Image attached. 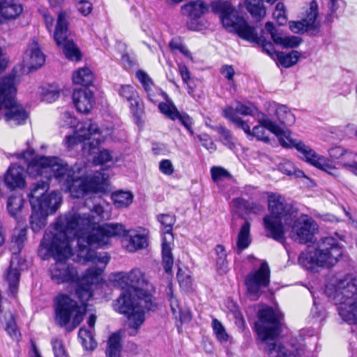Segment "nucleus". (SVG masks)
Segmentation results:
<instances>
[{
  "instance_id": "nucleus-14",
  "label": "nucleus",
  "mask_w": 357,
  "mask_h": 357,
  "mask_svg": "<svg viewBox=\"0 0 357 357\" xmlns=\"http://www.w3.org/2000/svg\"><path fill=\"white\" fill-rule=\"evenodd\" d=\"M257 119L258 124L254 126L252 129H250L248 121L234 120L238 123V128L243 130L248 136L267 142H268L269 132H276L277 124L267 114L264 113L257 115Z\"/></svg>"
},
{
  "instance_id": "nucleus-59",
  "label": "nucleus",
  "mask_w": 357,
  "mask_h": 357,
  "mask_svg": "<svg viewBox=\"0 0 357 357\" xmlns=\"http://www.w3.org/2000/svg\"><path fill=\"white\" fill-rule=\"evenodd\" d=\"M76 6L83 16L89 15L93 10L92 3L87 0H77Z\"/></svg>"
},
{
  "instance_id": "nucleus-57",
  "label": "nucleus",
  "mask_w": 357,
  "mask_h": 357,
  "mask_svg": "<svg viewBox=\"0 0 357 357\" xmlns=\"http://www.w3.org/2000/svg\"><path fill=\"white\" fill-rule=\"evenodd\" d=\"M112 155L107 149H102L98 152L97 156L93 158V163L95 165H102L107 162L112 161Z\"/></svg>"
},
{
  "instance_id": "nucleus-30",
  "label": "nucleus",
  "mask_w": 357,
  "mask_h": 357,
  "mask_svg": "<svg viewBox=\"0 0 357 357\" xmlns=\"http://www.w3.org/2000/svg\"><path fill=\"white\" fill-rule=\"evenodd\" d=\"M319 7L318 3L315 1H312L308 6L305 8L303 13L302 19L307 24L308 27L312 32L319 31L321 23L319 20Z\"/></svg>"
},
{
  "instance_id": "nucleus-12",
  "label": "nucleus",
  "mask_w": 357,
  "mask_h": 357,
  "mask_svg": "<svg viewBox=\"0 0 357 357\" xmlns=\"http://www.w3.org/2000/svg\"><path fill=\"white\" fill-rule=\"evenodd\" d=\"M259 319L255 324V331L261 341L275 339L280 332V314L270 307L261 309Z\"/></svg>"
},
{
  "instance_id": "nucleus-47",
  "label": "nucleus",
  "mask_w": 357,
  "mask_h": 357,
  "mask_svg": "<svg viewBox=\"0 0 357 357\" xmlns=\"http://www.w3.org/2000/svg\"><path fill=\"white\" fill-rule=\"evenodd\" d=\"M51 345L54 357H69L63 341L59 338H53L51 340Z\"/></svg>"
},
{
  "instance_id": "nucleus-7",
  "label": "nucleus",
  "mask_w": 357,
  "mask_h": 357,
  "mask_svg": "<svg viewBox=\"0 0 357 357\" xmlns=\"http://www.w3.org/2000/svg\"><path fill=\"white\" fill-rule=\"evenodd\" d=\"M342 245L333 236L321 238L313 249H308L300 255L299 264L307 270L318 272L320 268L334 266L342 257Z\"/></svg>"
},
{
  "instance_id": "nucleus-63",
  "label": "nucleus",
  "mask_w": 357,
  "mask_h": 357,
  "mask_svg": "<svg viewBox=\"0 0 357 357\" xmlns=\"http://www.w3.org/2000/svg\"><path fill=\"white\" fill-rule=\"evenodd\" d=\"M221 73L229 81H231L233 79L235 72L231 66L225 65L222 67Z\"/></svg>"
},
{
  "instance_id": "nucleus-54",
  "label": "nucleus",
  "mask_w": 357,
  "mask_h": 357,
  "mask_svg": "<svg viewBox=\"0 0 357 357\" xmlns=\"http://www.w3.org/2000/svg\"><path fill=\"white\" fill-rule=\"evenodd\" d=\"M307 25V24L305 23V22H304V20L301 19V20L299 21L290 22L289 29L292 32L295 33H299L305 31L312 32V31Z\"/></svg>"
},
{
  "instance_id": "nucleus-20",
  "label": "nucleus",
  "mask_w": 357,
  "mask_h": 357,
  "mask_svg": "<svg viewBox=\"0 0 357 357\" xmlns=\"http://www.w3.org/2000/svg\"><path fill=\"white\" fill-rule=\"evenodd\" d=\"M23 63L28 69L42 66L45 61V56L36 40H32L27 46L23 56Z\"/></svg>"
},
{
  "instance_id": "nucleus-11",
  "label": "nucleus",
  "mask_w": 357,
  "mask_h": 357,
  "mask_svg": "<svg viewBox=\"0 0 357 357\" xmlns=\"http://www.w3.org/2000/svg\"><path fill=\"white\" fill-rule=\"evenodd\" d=\"M70 10H61L58 13L54 39L56 45L63 49L66 57L71 61H79L81 54L70 37L68 29Z\"/></svg>"
},
{
  "instance_id": "nucleus-13",
  "label": "nucleus",
  "mask_w": 357,
  "mask_h": 357,
  "mask_svg": "<svg viewBox=\"0 0 357 357\" xmlns=\"http://www.w3.org/2000/svg\"><path fill=\"white\" fill-rule=\"evenodd\" d=\"M270 273L268 264L264 261L258 269L251 271L247 275L245 284L251 300H257L262 293V289L269 285Z\"/></svg>"
},
{
  "instance_id": "nucleus-21",
  "label": "nucleus",
  "mask_w": 357,
  "mask_h": 357,
  "mask_svg": "<svg viewBox=\"0 0 357 357\" xmlns=\"http://www.w3.org/2000/svg\"><path fill=\"white\" fill-rule=\"evenodd\" d=\"M24 260L15 254L10 261V266L5 274V280L8 283L10 293L14 296L17 291L20 278V270L24 266Z\"/></svg>"
},
{
  "instance_id": "nucleus-49",
  "label": "nucleus",
  "mask_w": 357,
  "mask_h": 357,
  "mask_svg": "<svg viewBox=\"0 0 357 357\" xmlns=\"http://www.w3.org/2000/svg\"><path fill=\"white\" fill-rule=\"evenodd\" d=\"M273 18L279 25H284L287 21L286 8L283 3L279 2L276 4L273 13Z\"/></svg>"
},
{
  "instance_id": "nucleus-34",
  "label": "nucleus",
  "mask_w": 357,
  "mask_h": 357,
  "mask_svg": "<svg viewBox=\"0 0 357 357\" xmlns=\"http://www.w3.org/2000/svg\"><path fill=\"white\" fill-rule=\"evenodd\" d=\"M252 242L250 235V223L248 221H245L241 226L237 235L236 243V249L238 252L248 248Z\"/></svg>"
},
{
  "instance_id": "nucleus-26",
  "label": "nucleus",
  "mask_w": 357,
  "mask_h": 357,
  "mask_svg": "<svg viewBox=\"0 0 357 357\" xmlns=\"http://www.w3.org/2000/svg\"><path fill=\"white\" fill-rule=\"evenodd\" d=\"M119 94L129 102L130 109L135 115L139 116L142 114V110L140 107L138 93L132 86L121 85L119 89Z\"/></svg>"
},
{
  "instance_id": "nucleus-42",
  "label": "nucleus",
  "mask_w": 357,
  "mask_h": 357,
  "mask_svg": "<svg viewBox=\"0 0 357 357\" xmlns=\"http://www.w3.org/2000/svg\"><path fill=\"white\" fill-rule=\"evenodd\" d=\"M25 200L22 195L13 194L7 200V210L12 217H16L22 211Z\"/></svg>"
},
{
  "instance_id": "nucleus-60",
  "label": "nucleus",
  "mask_w": 357,
  "mask_h": 357,
  "mask_svg": "<svg viewBox=\"0 0 357 357\" xmlns=\"http://www.w3.org/2000/svg\"><path fill=\"white\" fill-rule=\"evenodd\" d=\"M6 330L12 338L17 340L20 337V333L12 314H10V319L6 323Z\"/></svg>"
},
{
  "instance_id": "nucleus-44",
  "label": "nucleus",
  "mask_w": 357,
  "mask_h": 357,
  "mask_svg": "<svg viewBox=\"0 0 357 357\" xmlns=\"http://www.w3.org/2000/svg\"><path fill=\"white\" fill-rule=\"evenodd\" d=\"M78 337L81 340L82 344L84 349L92 351L96 349L97 344L91 330L81 328L79 331Z\"/></svg>"
},
{
  "instance_id": "nucleus-48",
  "label": "nucleus",
  "mask_w": 357,
  "mask_h": 357,
  "mask_svg": "<svg viewBox=\"0 0 357 357\" xmlns=\"http://www.w3.org/2000/svg\"><path fill=\"white\" fill-rule=\"evenodd\" d=\"M60 96V90L57 87L49 86L43 89L42 99L47 102H52L57 100Z\"/></svg>"
},
{
  "instance_id": "nucleus-29",
  "label": "nucleus",
  "mask_w": 357,
  "mask_h": 357,
  "mask_svg": "<svg viewBox=\"0 0 357 357\" xmlns=\"http://www.w3.org/2000/svg\"><path fill=\"white\" fill-rule=\"evenodd\" d=\"M21 4L15 0H0V23L3 20H13L17 17L22 12Z\"/></svg>"
},
{
  "instance_id": "nucleus-46",
  "label": "nucleus",
  "mask_w": 357,
  "mask_h": 357,
  "mask_svg": "<svg viewBox=\"0 0 357 357\" xmlns=\"http://www.w3.org/2000/svg\"><path fill=\"white\" fill-rule=\"evenodd\" d=\"M158 219L159 222L161 223L162 226L163 227V238H166L169 235L173 237L172 230V226L174 225L176 221L174 216L169 214H162L158 216ZM173 238H172V239Z\"/></svg>"
},
{
  "instance_id": "nucleus-16",
  "label": "nucleus",
  "mask_w": 357,
  "mask_h": 357,
  "mask_svg": "<svg viewBox=\"0 0 357 357\" xmlns=\"http://www.w3.org/2000/svg\"><path fill=\"white\" fill-rule=\"evenodd\" d=\"M149 231L142 227L126 229L122 240L123 248L128 252H135L148 246Z\"/></svg>"
},
{
  "instance_id": "nucleus-58",
  "label": "nucleus",
  "mask_w": 357,
  "mask_h": 357,
  "mask_svg": "<svg viewBox=\"0 0 357 357\" xmlns=\"http://www.w3.org/2000/svg\"><path fill=\"white\" fill-rule=\"evenodd\" d=\"M178 72L183 83L187 86L188 93H191V77L190 75V71L188 70V68L185 66L178 64Z\"/></svg>"
},
{
  "instance_id": "nucleus-62",
  "label": "nucleus",
  "mask_w": 357,
  "mask_h": 357,
  "mask_svg": "<svg viewBox=\"0 0 357 357\" xmlns=\"http://www.w3.org/2000/svg\"><path fill=\"white\" fill-rule=\"evenodd\" d=\"M159 169L163 174L167 176H171L174 172L172 162L167 159L162 160L159 162Z\"/></svg>"
},
{
  "instance_id": "nucleus-56",
  "label": "nucleus",
  "mask_w": 357,
  "mask_h": 357,
  "mask_svg": "<svg viewBox=\"0 0 357 357\" xmlns=\"http://www.w3.org/2000/svg\"><path fill=\"white\" fill-rule=\"evenodd\" d=\"M82 123H77L76 118L72 116L69 112H65L61 116L60 124L63 127H76L77 128L78 125Z\"/></svg>"
},
{
  "instance_id": "nucleus-52",
  "label": "nucleus",
  "mask_w": 357,
  "mask_h": 357,
  "mask_svg": "<svg viewBox=\"0 0 357 357\" xmlns=\"http://www.w3.org/2000/svg\"><path fill=\"white\" fill-rule=\"evenodd\" d=\"M26 229L25 228L15 229L12 237V242L16 245L18 250L22 248L23 243L26 238Z\"/></svg>"
},
{
  "instance_id": "nucleus-23",
  "label": "nucleus",
  "mask_w": 357,
  "mask_h": 357,
  "mask_svg": "<svg viewBox=\"0 0 357 357\" xmlns=\"http://www.w3.org/2000/svg\"><path fill=\"white\" fill-rule=\"evenodd\" d=\"M73 100L77 111L86 114L91 111L94 102L93 93L87 89L75 90Z\"/></svg>"
},
{
  "instance_id": "nucleus-6",
  "label": "nucleus",
  "mask_w": 357,
  "mask_h": 357,
  "mask_svg": "<svg viewBox=\"0 0 357 357\" xmlns=\"http://www.w3.org/2000/svg\"><path fill=\"white\" fill-rule=\"evenodd\" d=\"M326 295L334 301L339 316L343 321L357 325V280L347 275L337 284H328Z\"/></svg>"
},
{
  "instance_id": "nucleus-22",
  "label": "nucleus",
  "mask_w": 357,
  "mask_h": 357,
  "mask_svg": "<svg viewBox=\"0 0 357 357\" xmlns=\"http://www.w3.org/2000/svg\"><path fill=\"white\" fill-rule=\"evenodd\" d=\"M4 183L11 190L24 188L26 181L24 168L20 165H12L4 176Z\"/></svg>"
},
{
  "instance_id": "nucleus-25",
  "label": "nucleus",
  "mask_w": 357,
  "mask_h": 357,
  "mask_svg": "<svg viewBox=\"0 0 357 357\" xmlns=\"http://www.w3.org/2000/svg\"><path fill=\"white\" fill-rule=\"evenodd\" d=\"M269 116H276L278 121L285 126H291L295 122V116L291 110L285 105L276 102L268 104L267 109Z\"/></svg>"
},
{
  "instance_id": "nucleus-4",
  "label": "nucleus",
  "mask_w": 357,
  "mask_h": 357,
  "mask_svg": "<svg viewBox=\"0 0 357 357\" xmlns=\"http://www.w3.org/2000/svg\"><path fill=\"white\" fill-rule=\"evenodd\" d=\"M114 282L122 289H125L114 301L115 311L128 315V324L134 330L135 335L144 322L146 311L153 310L155 303L152 296L146 291L148 282L144 273L134 268L128 273L115 275Z\"/></svg>"
},
{
  "instance_id": "nucleus-31",
  "label": "nucleus",
  "mask_w": 357,
  "mask_h": 357,
  "mask_svg": "<svg viewBox=\"0 0 357 357\" xmlns=\"http://www.w3.org/2000/svg\"><path fill=\"white\" fill-rule=\"evenodd\" d=\"M266 51L268 54L274 56L278 60V63L284 68H289L295 65L301 56V54L298 51L295 50H293L289 53H285L283 52H273L272 53L268 50H266Z\"/></svg>"
},
{
  "instance_id": "nucleus-5",
  "label": "nucleus",
  "mask_w": 357,
  "mask_h": 357,
  "mask_svg": "<svg viewBox=\"0 0 357 357\" xmlns=\"http://www.w3.org/2000/svg\"><path fill=\"white\" fill-rule=\"evenodd\" d=\"M270 213L263 219L267 236L281 241L284 238L285 227L291 225V237L301 243L311 242L318 231L316 222L306 215L295 219L291 207L279 194L271 193L268 196Z\"/></svg>"
},
{
  "instance_id": "nucleus-28",
  "label": "nucleus",
  "mask_w": 357,
  "mask_h": 357,
  "mask_svg": "<svg viewBox=\"0 0 357 357\" xmlns=\"http://www.w3.org/2000/svg\"><path fill=\"white\" fill-rule=\"evenodd\" d=\"M172 312L176 319H178L181 324L188 323L191 319V314L188 309H183L180 306L179 302L173 294L172 285H169L167 291Z\"/></svg>"
},
{
  "instance_id": "nucleus-37",
  "label": "nucleus",
  "mask_w": 357,
  "mask_h": 357,
  "mask_svg": "<svg viewBox=\"0 0 357 357\" xmlns=\"http://www.w3.org/2000/svg\"><path fill=\"white\" fill-rule=\"evenodd\" d=\"M94 79L92 71L87 67H83L74 71L72 75L73 84L77 85L89 86Z\"/></svg>"
},
{
  "instance_id": "nucleus-35",
  "label": "nucleus",
  "mask_w": 357,
  "mask_h": 357,
  "mask_svg": "<svg viewBox=\"0 0 357 357\" xmlns=\"http://www.w3.org/2000/svg\"><path fill=\"white\" fill-rule=\"evenodd\" d=\"M172 237L169 235L166 238H162V264L166 273H169L174 264V259L172 254Z\"/></svg>"
},
{
  "instance_id": "nucleus-27",
  "label": "nucleus",
  "mask_w": 357,
  "mask_h": 357,
  "mask_svg": "<svg viewBox=\"0 0 357 357\" xmlns=\"http://www.w3.org/2000/svg\"><path fill=\"white\" fill-rule=\"evenodd\" d=\"M136 77L142 84L144 91L146 92L149 99L153 102L158 101V96L166 93L160 89L154 86L153 82L149 75L142 70L136 72Z\"/></svg>"
},
{
  "instance_id": "nucleus-53",
  "label": "nucleus",
  "mask_w": 357,
  "mask_h": 357,
  "mask_svg": "<svg viewBox=\"0 0 357 357\" xmlns=\"http://www.w3.org/2000/svg\"><path fill=\"white\" fill-rule=\"evenodd\" d=\"M177 278L181 288L187 290L191 287L192 279L188 271L179 269L177 273Z\"/></svg>"
},
{
  "instance_id": "nucleus-10",
  "label": "nucleus",
  "mask_w": 357,
  "mask_h": 357,
  "mask_svg": "<svg viewBox=\"0 0 357 357\" xmlns=\"http://www.w3.org/2000/svg\"><path fill=\"white\" fill-rule=\"evenodd\" d=\"M50 185L47 181H40L30 186L28 194L32 209L43 208L49 213H55L60 206L62 198L59 192L52 191L47 193Z\"/></svg>"
},
{
  "instance_id": "nucleus-50",
  "label": "nucleus",
  "mask_w": 357,
  "mask_h": 357,
  "mask_svg": "<svg viewBox=\"0 0 357 357\" xmlns=\"http://www.w3.org/2000/svg\"><path fill=\"white\" fill-rule=\"evenodd\" d=\"M279 169L281 172L287 175H295L296 177H301L304 175L302 171L298 170L289 161L284 162L279 165Z\"/></svg>"
},
{
  "instance_id": "nucleus-18",
  "label": "nucleus",
  "mask_w": 357,
  "mask_h": 357,
  "mask_svg": "<svg viewBox=\"0 0 357 357\" xmlns=\"http://www.w3.org/2000/svg\"><path fill=\"white\" fill-rule=\"evenodd\" d=\"M222 112L224 116L234 123L237 128H238V126L234 119L246 121L239 116L238 114L255 116L261 114L255 105L251 104L245 105L241 102H236L234 106L225 108Z\"/></svg>"
},
{
  "instance_id": "nucleus-19",
  "label": "nucleus",
  "mask_w": 357,
  "mask_h": 357,
  "mask_svg": "<svg viewBox=\"0 0 357 357\" xmlns=\"http://www.w3.org/2000/svg\"><path fill=\"white\" fill-rule=\"evenodd\" d=\"M183 15L187 17L188 27L199 31L201 25V0H190L181 8Z\"/></svg>"
},
{
  "instance_id": "nucleus-61",
  "label": "nucleus",
  "mask_w": 357,
  "mask_h": 357,
  "mask_svg": "<svg viewBox=\"0 0 357 357\" xmlns=\"http://www.w3.org/2000/svg\"><path fill=\"white\" fill-rule=\"evenodd\" d=\"M212 178L215 181L230 177L229 173L222 167H213L211 169Z\"/></svg>"
},
{
  "instance_id": "nucleus-38",
  "label": "nucleus",
  "mask_w": 357,
  "mask_h": 357,
  "mask_svg": "<svg viewBox=\"0 0 357 357\" xmlns=\"http://www.w3.org/2000/svg\"><path fill=\"white\" fill-rule=\"evenodd\" d=\"M33 213L30 217L31 227L34 231H38L43 228L47 222L46 218L49 215H52L54 213H46L45 210L41 209H32Z\"/></svg>"
},
{
  "instance_id": "nucleus-17",
  "label": "nucleus",
  "mask_w": 357,
  "mask_h": 357,
  "mask_svg": "<svg viewBox=\"0 0 357 357\" xmlns=\"http://www.w3.org/2000/svg\"><path fill=\"white\" fill-rule=\"evenodd\" d=\"M161 96L165 99L166 101L159 103L158 109L160 112L166 117L173 121L178 120L188 130L192 132V119L190 117L185 113L179 112L172 100L168 98L167 94L166 96Z\"/></svg>"
},
{
  "instance_id": "nucleus-9",
  "label": "nucleus",
  "mask_w": 357,
  "mask_h": 357,
  "mask_svg": "<svg viewBox=\"0 0 357 357\" xmlns=\"http://www.w3.org/2000/svg\"><path fill=\"white\" fill-rule=\"evenodd\" d=\"M112 130V128L108 126L100 128L89 120L78 125L73 135L66 136L63 144L68 149H73L82 143L84 152L93 154L101 143L111 137Z\"/></svg>"
},
{
  "instance_id": "nucleus-2",
  "label": "nucleus",
  "mask_w": 357,
  "mask_h": 357,
  "mask_svg": "<svg viewBox=\"0 0 357 357\" xmlns=\"http://www.w3.org/2000/svg\"><path fill=\"white\" fill-rule=\"evenodd\" d=\"M58 225L67 229L77 239V260L80 264L91 263L84 281L94 283L103 281L102 273L109 261L107 252H97L92 248L101 247L109 243L112 237H123L126 229L121 223H107L96 227L94 218L86 215L59 216Z\"/></svg>"
},
{
  "instance_id": "nucleus-8",
  "label": "nucleus",
  "mask_w": 357,
  "mask_h": 357,
  "mask_svg": "<svg viewBox=\"0 0 357 357\" xmlns=\"http://www.w3.org/2000/svg\"><path fill=\"white\" fill-rule=\"evenodd\" d=\"M213 11L219 17L225 30L237 35L243 40L249 42L257 40L255 28L251 26L241 10L227 0H218L211 5Z\"/></svg>"
},
{
  "instance_id": "nucleus-45",
  "label": "nucleus",
  "mask_w": 357,
  "mask_h": 357,
  "mask_svg": "<svg viewBox=\"0 0 357 357\" xmlns=\"http://www.w3.org/2000/svg\"><path fill=\"white\" fill-rule=\"evenodd\" d=\"M342 165L357 176V153L345 151L342 158Z\"/></svg>"
},
{
  "instance_id": "nucleus-15",
  "label": "nucleus",
  "mask_w": 357,
  "mask_h": 357,
  "mask_svg": "<svg viewBox=\"0 0 357 357\" xmlns=\"http://www.w3.org/2000/svg\"><path fill=\"white\" fill-rule=\"evenodd\" d=\"M296 149L299 153V157L306 162L314 167L326 172L334 176H338L337 169L332 165L330 160L316 153L311 147L303 142L296 143Z\"/></svg>"
},
{
  "instance_id": "nucleus-40",
  "label": "nucleus",
  "mask_w": 357,
  "mask_h": 357,
  "mask_svg": "<svg viewBox=\"0 0 357 357\" xmlns=\"http://www.w3.org/2000/svg\"><path fill=\"white\" fill-rule=\"evenodd\" d=\"M91 213H76L69 212L66 214L62 215L61 216H68L70 215H89L91 218H94L96 227L99 226L98 222L103 220H107L109 218V213L107 212L100 204H95L93 208L91 210Z\"/></svg>"
},
{
  "instance_id": "nucleus-41",
  "label": "nucleus",
  "mask_w": 357,
  "mask_h": 357,
  "mask_svg": "<svg viewBox=\"0 0 357 357\" xmlns=\"http://www.w3.org/2000/svg\"><path fill=\"white\" fill-rule=\"evenodd\" d=\"M112 199L117 208H123L131 204L133 201V195L129 191L119 190L112 194Z\"/></svg>"
},
{
  "instance_id": "nucleus-64",
  "label": "nucleus",
  "mask_w": 357,
  "mask_h": 357,
  "mask_svg": "<svg viewBox=\"0 0 357 357\" xmlns=\"http://www.w3.org/2000/svg\"><path fill=\"white\" fill-rule=\"evenodd\" d=\"M345 150L340 146L332 148L329 150V155L332 158L340 159L343 158Z\"/></svg>"
},
{
  "instance_id": "nucleus-55",
  "label": "nucleus",
  "mask_w": 357,
  "mask_h": 357,
  "mask_svg": "<svg viewBox=\"0 0 357 357\" xmlns=\"http://www.w3.org/2000/svg\"><path fill=\"white\" fill-rule=\"evenodd\" d=\"M169 47L172 50H177L183 54L186 58L192 59L190 52L178 40L173 39L169 43Z\"/></svg>"
},
{
  "instance_id": "nucleus-39",
  "label": "nucleus",
  "mask_w": 357,
  "mask_h": 357,
  "mask_svg": "<svg viewBox=\"0 0 357 357\" xmlns=\"http://www.w3.org/2000/svg\"><path fill=\"white\" fill-rule=\"evenodd\" d=\"M295 349L296 354L278 344H268L266 349L268 357H301L300 351L297 348Z\"/></svg>"
},
{
  "instance_id": "nucleus-51",
  "label": "nucleus",
  "mask_w": 357,
  "mask_h": 357,
  "mask_svg": "<svg viewBox=\"0 0 357 357\" xmlns=\"http://www.w3.org/2000/svg\"><path fill=\"white\" fill-rule=\"evenodd\" d=\"M212 326L218 340L221 342H226L228 340L229 335L226 333L225 328L222 324L216 319H213Z\"/></svg>"
},
{
  "instance_id": "nucleus-3",
  "label": "nucleus",
  "mask_w": 357,
  "mask_h": 357,
  "mask_svg": "<svg viewBox=\"0 0 357 357\" xmlns=\"http://www.w3.org/2000/svg\"><path fill=\"white\" fill-rule=\"evenodd\" d=\"M21 158L28 162L27 172L30 176H43L47 178L53 176L70 196L75 198L102 190V185L108 178L107 174L101 172H96L93 176L84 175L85 168L77 165L70 167L58 157H33V151L31 149L22 153Z\"/></svg>"
},
{
  "instance_id": "nucleus-36",
  "label": "nucleus",
  "mask_w": 357,
  "mask_h": 357,
  "mask_svg": "<svg viewBox=\"0 0 357 357\" xmlns=\"http://www.w3.org/2000/svg\"><path fill=\"white\" fill-rule=\"evenodd\" d=\"M215 267L220 274H225L229 271L227 253L225 248L222 245H217L215 248Z\"/></svg>"
},
{
  "instance_id": "nucleus-32",
  "label": "nucleus",
  "mask_w": 357,
  "mask_h": 357,
  "mask_svg": "<svg viewBox=\"0 0 357 357\" xmlns=\"http://www.w3.org/2000/svg\"><path fill=\"white\" fill-rule=\"evenodd\" d=\"M267 3H273L277 0H265ZM247 10L252 17L261 20L266 15V10L263 3V0H244Z\"/></svg>"
},
{
  "instance_id": "nucleus-1",
  "label": "nucleus",
  "mask_w": 357,
  "mask_h": 357,
  "mask_svg": "<svg viewBox=\"0 0 357 357\" xmlns=\"http://www.w3.org/2000/svg\"><path fill=\"white\" fill-rule=\"evenodd\" d=\"M75 237L67 229L58 225V219L52 229L47 231L40 243L39 255L46 259L52 257L56 262L50 268L51 280L56 284L69 283L75 286V294L82 303L77 302L66 294H59L54 300V321L68 332L73 331L82 321L86 312L85 303L92 296V287L98 282L84 281L88 269L79 277L77 268L66 259L73 255L72 243Z\"/></svg>"
},
{
  "instance_id": "nucleus-24",
  "label": "nucleus",
  "mask_w": 357,
  "mask_h": 357,
  "mask_svg": "<svg viewBox=\"0 0 357 357\" xmlns=\"http://www.w3.org/2000/svg\"><path fill=\"white\" fill-rule=\"evenodd\" d=\"M265 29L271 34L274 43L282 47H296L301 43V39L299 37L294 36H283L271 22H267L265 25Z\"/></svg>"
},
{
  "instance_id": "nucleus-33",
  "label": "nucleus",
  "mask_w": 357,
  "mask_h": 357,
  "mask_svg": "<svg viewBox=\"0 0 357 357\" xmlns=\"http://www.w3.org/2000/svg\"><path fill=\"white\" fill-rule=\"evenodd\" d=\"M122 338L120 331L112 333L107 342L105 354L107 357H121Z\"/></svg>"
},
{
  "instance_id": "nucleus-43",
  "label": "nucleus",
  "mask_w": 357,
  "mask_h": 357,
  "mask_svg": "<svg viewBox=\"0 0 357 357\" xmlns=\"http://www.w3.org/2000/svg\"><path fill=\"white\" fill-rule=\"evenodd\" d=\"M273 134H275L280 144L287 148H295L296 149V144L299 143L301 141L297 140V139H291L290 136V132L289 130H282L281 129L278 125H277V130L276 132H274Z\"/></svg>"
}]
</instances>
